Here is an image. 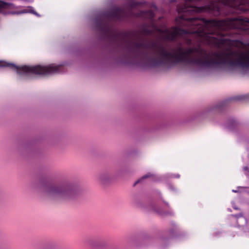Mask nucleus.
Listing matches in <instances>:
<instances>
[{
	"mask_svg": "<svg viewBox=\"0 0 249 249\" xmlns=\"http://www.w3.org/2000/svg\"><path fill=\"white\" fill-rule=\"evenodd\" d=\"M176 20L179 26L187 29L173 26L171 31L165 30L162 32L165 34V39L174 41L178 37H180L188 46L192 45L193 39L197 43V45L184 48L181 43H179L171 52H168L164 47L160 46L156 50L159 58L152 59L151 64L156 66L168 63L186 62L201 68L216 67L218 65V53L208 51L201 45L218 46V20L198 18H186L184 15L180 16Z\"/></svg>",
	"mask_w": 249,
	"mask_h": 249,
	"instance_id": "obj_1",
	"label": "nucleus"
},
{
	"mask_svg": "<svg viewBox=\"0 0 249 249\" xmlns=\"http://www.w3.org/2000/svg\"><path fill=\"white\" fill-rule=\"evenodd\" d=\"M222 64L230 68H249V51L243 53L230 50L223 55L219 51V69Z\"/></svg>",
	"mask_w": 249,
	"mask_h": 249,
	"instance_id": "obj_2",
	"label": "nucleus"
},
{
	"mask_svg": "<svg viewBox=\"0 0 249 249\" xmlns=\"http://www.w3.org/2000/svg\"><path fill=\"white\" fill-rule=\"evenodd\" d=\"M8 66L17 71L19 74L33 73L39 75H47L63 71V65L51 64L48 66L36 65L34 66H24L19 67L14 64H9Z\"/></svg>",
	"mask_w": 249,
	"mask_h": 249,
	"instance_id": "obj_3",
	"label": "nucleus"
},
{
	"mask_svg": "<svg viewBox=\"0 0 249 249\" xmlns=\"http://www.w3.org/2000/svg\"><path fill=\"white\" fill-rule=\"evenodd\" d=\"M217 10V0H186L183 7L178 9V13H211Z\"/></svg>",
	"mask_w": 249,
	"mask_h": 249,
	"instance_id": "obj_4",
	"label": "nucleus"
},
{
	"mask_svg": "<svg viewBox=\"0 0 249 249\" xmlns=\"http://www.w3.org/2000/svg\"><path fill=\"white\" fill-rule=\"evenodd\" d=\"M218 23L219 36H224L220 32L223 25L225 26V29H238L249 35V18H235L224 20L219 19Z\"/></svg>",
	"mask_w": 249,
	"mask_h": 249,
	"instance_id": "obj_5",
	"label": "nucleus"
},
{
	"mask_svg": "<svg viewBox=\"0 0 249 249\" xmlns=\"http://www.w3.org/2000/svg\"><path fill=\"white\" fill-rule=\"evenodd\" d=\"M225 5L243 12H249V0H224Z\"/></svg>",
	"mask_w": 249,
	"mask_h": 249,
	"instance_id": "obj_6",
	"label": "nucleus"
},
{
	"mask_svg": "<svg viewBox=\"0 0 249 249\" xmlns=\"http://www.w3.org/2000/svg\"><path fill=\"white\" fill-rule=\"evenodd\" d=\"M48 193L54 196H67L73 193V190L68 185H61L57 187H52L48 190Z\"/></svg>",
	"mask_w": 249,
	"mask_h": 249,
	"instance_id": "obj_7",
	"label": "nucleus"
},
{
	"mask_svg": "<svg viewBox=\"0 0 249 249\" xmlns=\"http://www.w3.org/2000/svg\"><path fill=\"white\" fill-rule=\"evenodd\" d=\"M18 7L16 6L13 3L6 2L2 0H0V13L4 14H15V12H12L10 10L17 9Z\"/></svg>",
	"mask_w": 249,
	"mask_h": 249,
	"instance_id": "obj_8",
	"label": "nucleus"
},
{
	"mask_svg": "<svg viewBox=\"0 0 249 249\" xmlns=\"http://www.w3.org/2000/svg\"><path fill=\"white\" fill-rule=\"evenodd\" d=\"M156 27L154 23H152L149 27L143 26L141 29V32L142 35L146 36L152 34L156 30Z\"/></svg>",
	"mask_w": 249,
	"mask_h": 249,
	"instance_id": "obj_9",
	"label": "nucleus"
},
{
	"mask_svg": "<svg viewBox=\"0 0 249 249\" xmlns=\"http://www.w3.org/2000/svg\"><path fill=\"white\" fill-rule=\"evenodd\" d=\"M123 13V10L120 8H115L112 11V15L116 18H119Z\"/></svg>",
	"mask_w": 249,
	"mask_h": 249,
	"instance_id": "obj_10",
	"label": "nucleus"
},
{
	"mask_svg": "<svg viewBox=\"0 0 249 249\" xmlns=\"http://www.w3.org/2000/svg\"><path fill=\"white\" fill-rule=\"evenodd\" d=\"M132 45L137 50H141L146 47V45L144 42L134 43H133Z\"/></svg>",
	"mask_w": 249,
	"mask_h": 249,
	"instance_id": "obj_11",
	"label": "nucleus"
},
{
	"mask_svg": "<svg viewBox=\"0 0 249 249\" xmlns=\"http://www.w3.org/2000/svg\"><path fill=\"white\" fill-rule=\"evenodd\" d=\"M246 99H249V94L244 95L237 96L233 98L234 100H242Z\"/></svg>",
	"mask_w": 249,
	"mask_h": 249,
	"instance_id": "obj_12",
	"label": "nucleus"
},
{
	"mask_svg": "<svg viewBox=\"0 0 249 249\" xmlns=\"http://www.w3.org/2000/svg\"><path fill=\"white\" fill-rule=\"evenodd\" d=\"M152 176V174L150 173H148L144 176H143L141 179L138 180L134 184V185H135L136 184L140 182L142 179L149 178Z\"/></svg>",
	"mask_w": 249,
	"mask_h": 249,
	"instance_id": "obj_13",
	"label": "nucleus"
},
{
	"mask_svg": "<svg viewBox=\"0 0 249 249\" xmlns=\"http://www.w3.org/2000/svg\"><path fill=\"white\" fill-rule=\"evenodd\" d=\"M30 8H31V9L30 10V12L31 13H33L36 15L38 17H39L40 16L36 13V12L33 9V8L30 7Z\"/></svg>",
	"mask_w": 249,
	"mask_h": 249,
	"instance_id": "obj_14",
	"label": "nucleus"
},
{
	"mask_svg": "<svg viewBox=\"0 0 249 249\" xmlns=\"http://www.w3.org/2000/svg\"><path fill=\"white\" fill-rule=\"evenodd\" d=\"M141 4H142L141 2H134L133 5V6H136V5H140Z\"/></svg>",
	"mask_w": 249,
	"mask_h": 249,
	"instance_id": "obj_15",
	"label": "nucleus"
},
{
	"mask_svg": "<svg viewBox=\"0 0 249 249\" xmlns=\"http://www.w3.org/2000/svg\"><path fill=\"white\" fill-rule=\"evenodd\" d=\"M218 42H219V45L221 44H222V40L220 39L219 38V41H218Z\"/></svg>",
	"mask_w": 249,
	"mask_h": 249,
	"instance_id": "obj_16",
	"label": "nucleus"
},
{
	"mask_svg": "<svg viewBox=\"0 0 249 249\" xmlns=\"http://www.w3.org/2000/svg\"><path fill=\"white\" fill-rule=\"evenodd\" d=\"M27 10H24L22 13H27Z\"/></svg>",
	"mask_w": 249,
	"mask_h": 249,
	"instance_id": "obj_17",
	"label": "nucleus"
},
{
	"mask_svg": "<svg viewBox=\"0 0 249 249\" xmlns=\"http://www.w3.org/2000/svg\"><path fill=\"white\" fill-rule=\"evenodd\" d=\"M221 1L222 0H219V4L220 3V2H221Z\"/></svg>",
	"mask_w": 249,
	"mask_h": 249,
	"instance_id": "obj_18",
	"label": "nucleus"
},
{
	"mask_svg": "<svg viewBox=\"0 0 249 249\" xmlns=\"http://www.w3.org/2000/svg\"><path fill=\"white\" fill-rule=\"evenodd\" d=\"M218 11H219V14H220V8L219 7Z\"/></svg>",
	"mask_w": 249,
	"mask_h": 249,
	"instance_id": "obj_19",
	"label": "nucleus"
},
{
	"mask_svg": "<svg viewBox=\"0 0 249 249\" xmlns=\"http://www.w3.org/2000/svg\"><path fill=\"white\" fill-rule=\"evenodd\" d=\"M248 45V46H249V43L248 44V45Z\"/></svg>",
	"mask_w": 249,
	"mask_h": 249,
	"instance_id": "obj_20",
	"label": "nucleus"
},
{
	"mask_svg": "<svg viewBox=\"0 0 249 249\" xmlns=\"http://www.w3.org/2000/svg\"><path fill=\"white\" fill-rule=\"evenodd\" d=\"M218 108H219V109L220 108V107H218Z\"/></svg>",
	"mask_w": 249,
	"mask_h": 249,
	"instance_id": "obj_21",
	"label": "nucleus"
}]
</instances>
